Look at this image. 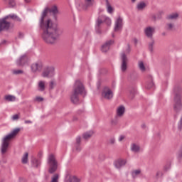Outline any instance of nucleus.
I'll list each match as a JSON object with an SVG mask.
<instances>
[{"label":"nucleus","instance_id":"27","mask_svg":"<svg viewBox=\"0 0 182 182\" xmlns=\"http://www.w3.org/2000/svg\"><path fill=\"white\" fill-rule=\"evenodd\" d=\"M5 4H8L9 8H14L15 5H16V3L15 2V0H3Z\"/></svg>","mask_w":182,"mask_h":182},{"label":"nucleus","instance_id":"42","mask_svg":"<svg viewBox=\"0 0 182 182\" xmlns=\"http://www.w3.org/2000/svg\"><path fill=\"white\" fill-rule=\"evenodd\" d=\"M178 159H182V146L178 152Z\"/></svg>","mask_w":182,"mask_h":182},{"label":"nucleus","instance_id":"37","mask_svg":"<svg viewBox=\"0 0 182 182\" xmlns=\"http://www.w3.org/2000/svg\"><path fill=\"white\" fill-rule=\"evenodd\" d=\"M166 28L167 31H173V28H174V24L171 23H167Z\"/></svg>","mask_w":182,"mask_h":182},{"label":"nucleus","instance_id":"25","mask_svg":"<svg viewBox=\"0 0 182 182\" xmlns=\"http://www.w3.org/2000/svg\"><path fill=\"white\" fill-rule=\"evenodd\" d=\"M177 18H178V14L173 13L168 15L166 19H168V21H175L176 19H177Z\"/></svg>","mask_w":182,"mask_h":182},{"label":"nucleus","instance_id":"55","mask_svg":"<svg viewBox=\"0 0 182 182\" xmlns=\"http://www.w3.org/2000/svg\"><path fill=\"white\" fill-rule=\"evenodd\" d=\"M137 0H131V2H132V4H134V2H136Z\"/></svg>","mask_w":182,"mask_h":182},{"label":"nucleus","instance_id":"22","mask_svg":"<svg viewBox=\"0 0 182 182\" xmlns=\"http://www.w3.org/2000/svg\"><path fill=\"white\" fill-rule=\"evenodd\" d=\"M105 5L107 8V12H108V14H112L113 11H114L113 7H112V5L110 4L109 0H105Z\"/></svg>","mask_w":182,"mask_h":182},{"label":"nucleus","instance_id":"11","mask_svg":"<svg viewBox=\"0 0 182 182\" xmlns=\"http://www.w3.org/2000/svg\"><path fill=\"white\" fill-rule=\"evenodd\" d=\"M123 29V18L118 17L114 23V32H122Z\"/></svg>","mask_w":182,"mask_h":182},{"label":"nucleus","instance_id":"29","mask_svg":"<svg viewBox=\"0 0 182 182\" xmlns=\"http://www.w3.org/2000/svg\"><path fill=\"white\" fill-rule=\"evenodd\" d=\"M154 86V82H153V77L149 76V82L146 83V89H151Z\"/></svg>","mask_w":182,"mask_h":182},{"label":"nucleus","instance_id":"44","mask_svg":"<svg viewBox=\"0 0 182 182\" xmlns=\"http://www.w3.org/2000/svg\"><path fill=\"white\" fill-rule=\"evenodd\" d=\"M55 81H50L49 85L50 89H53V87H55Z\"/></svg>","mask_w":182,"mask_h":182},{"label":"nucleus","instance_id":"33","mask_svg":"<svg viewBox=\"0 0 182 182\" xmlns=\"http://www.w3.org/2000/svg\"><path fill=\"white\" fill-rule=\"evenodd\" d=\"M31 163L34 167H39V166H41V161L36 159H33Z\"/></svg>","mask_w":182,"mask_h":182},{"label":"nucleus","instance_id":"30","mask_svg":"<svg viewBox=\"0 0 182 182\" xmlns=\"http://www.w3.org/2000/svg\"><path fill=\"white\" fill-rule=\"evenodd\" d=\"M28 156H29V154L28 152H26L21 159V163L23 164H26L28 163Z\"/></svg>","mask_w":182,"mask_h":182},{"label":"nucleus","instance_id":"12","mask_svg":"<svg viewBox=\"0 0 182 182\" xmlns=\"http://www.w3.org/2000/svg\"><path fill=\"white\" fill-rule=\"evenodd\" d=\"M121 70L126 72L127 70V56L124 53L121 54Z\"/></svg>","mask_w":182,"mask_h":182},{"label":"nucleus","instance_id":"16","mask_svg":"<svg viewBox=\"0 0 182 182\" xmlns=\"http://www.w3.org/2000/svg\"><path fill=\"white\" fill-rule=\"evenodd\" d=\"M6 19H8L9 22H11V20L15 21L16 22H22V18L15 14H11L6 16Z\"/></svg>","mask_w":182,"mask_h":182},{"label":"nucleus","instance_id":"13","mask_svg":"<svg viewBox=\"0 0 182 182\" xmlns=\"http://www.w3.org/2000/svg\"><path fill=\"white\" fill-rule=\"evenodd\" d=\"M144 34L147 38H150L151 39L153 38V35L156 32V27L153 26H147L144 29Z\"/></svg>","mask_w":182,"mask_h":182},{"label":"nucleus","instance_id":"43","mask_svg":"<svg viewBox=\"0 0 182 182\" xmlns=\"http://www.w3.org/2000/svg\"><path fill=\"white\" fill-rule=\"evenodd\" d=\"M23 36H24L23 33H22V32H18V39H23Z\"/></svg>","mask_w":182,"mask_h":182},{"label":"nucleus","instance_id":"23","mask_svg":"<svg viewBox=\"0 0 182 182\" xmlns=\"http://www.w3.org/2000/svg\"><path fill=\"white\" fill-rule=\"evenodd\" d=\"M46 82L45 81H39L38 82V89L39 90V92H43L45 90V89H46Z\"/></svg>","mask_w":182,"mask_h":182},{"label":"nucleus","instance_id":"50","mask_svg":"<svg viewBox=\"0 0 182 182\" xmlns=\"http://www.w3.org/2000/svg\"><path fill=\"white\" fill-rule=\"evenodd\" d=\"M168 168H170V165H168V166H164V170H166V171H167Z\"/></svg>","mask_w":182,"mask_h":182},{"label":"nucleus","instance_id":"19","mask_svg":"<svg viewBox=\"0 0 182 182\" xmlns=\"http://www.w3.org/2000/svg\"><path fill=\"white\" fill-rule=\"evenodd\" d=\"M114 165L115 166L116 168H120L121 167L126 166V160L118 159L117 161H114Z\"/></svg>","mask_w":182,"mask_h":182},{"label":"nucleus","instance_id":"45","mask_svg":"<svg viewBox=\"0 0 182 182\" xmlns=\"http://www.w3.org/2000/svg\"><path fill=\"white\" fill-rule=\"evenodd\" d=\"M19 119V115L14 114L12 116V120H18Z\"/></svg>","mask_w":182,"mask_h":182},{"label":"nucleus","instance_id":"41","mask_svg":"<svg viewBox=\"0 0 182 182\" xmlns=\"http://www.w3.org/2000/svg\"><path fill=\"white\" fill-rule=\"evenodd\" d=\"M140 174V170H135L132 172V177L135 178L136 176H139Z\"/></svg>","mask_w":182,"mask_h":182},{"label":"nucleus","instance_id":"28","mask_svg":"<svg viewBox=\"0 0 182 182\" xmlns=\"http://www.w3.org/2000/svg\"><path fill=\"white\" fill-rule=\"evenodd\" d=\"M146 3L144 2H139L138 3V4L136 5V9L138 11H143V9H144V8H146Z\"/></svg>","mask_w":182,"mask_h":182},{"label":"nucleus","instance_id":"39","mask_svg":"<svg viewBox=\"0 0 182 182\" xmlns=\"http://www.w3.org/2000/svg\"><path fill=\"white\" fill-rule=\"evenodd\" d=\"M33 101H34V102H43V97L37 96V97H36L33 99Z\"/></svg>","mask_w":182,"mask_h":182},{"label":"nucleus","instance_id":"21","mask_svg":"<svg viewBox=\"0 0 182 182\" xmlns=\"http://www.w3.org/2000/svg\"><path fill=\"white\" fill-rule=\"evenodd\" d=\"M125 110H126V109L124 108V107L123 105L119 107L117 109V115L119 116V117H122V116H123V114H124Z\"/></svg>","mask_w":182,"mask_h":182},{"label":"nucleus","instance_id":"31","mask_svg":"<svg viewBox=\"0 0 182 182\" xmlns=\"http://www.w3.org/2000/svg\"><path fill=\"white\" fill-rule=\"evenodd\" d=\"M164 15V12L163 11H159L156 16H154L153 18L154 19V21H156V19H160L161 18V16Z\"/></svg>","mask_w":182,"mask_h":182},{"label":"nucleus","instance_id":"18","mask_svg":"<svg viewBox=\"0 0 182 182\" xmlns=\"http://www.w3.org/2000/svg\"><path fill=\"white\" fill-rule=\"evenodd\" d=\"M114 42V41H113L112 40H109L107 41L106 43H105L101 48L102 52H104V53L107 52V50L110 49V45H113Z\"/></svg>","mask_w":182,"mask_h":182},{"label":"nucleus","instance_id":"7","mask_svg":"<svg viewBox=\"0 0 182 182\" xmlns=\"http://www.w3.org/2000/svg\"><path fill=\"white\" fill-rule=\"evenodd\" d=\"M94 4L95 0H84V3L81 2L77 4V7L78 9H84V11H86L88 8H92Z\"/></svg>","mask_w":182,"mask_h":182},{"label":"nucleus","instance_id":"36","mask_svg":"<svg viewBox=\"0 0 182 182\" xmlns=\"http://www.w3.org/2000/svg\"><path fill=\"white\" fill-rule=\"evenodd\" d=\"M13 75H22L23 70H12Z\"/></svg>","mask_w":182,"mask_h":182},{"label":"nucleus","instance_id":"38","mask_svg":"<svg viewBox=\"0 0 182 182\" xmlns=\"http://www.w3.org/2000/svg\"><path fill=\"white\" fill-rule=\"evenodd\" d=\"M153 46H154V40H152L151 42L149 43V49L150 52H153Z\"/></svg>","mask_w":182,"mask_h":182},{"label":"nucleus","instance_id":"2","mask_svg":"<svg viewBox=\"0 0 182 182\" xmlns=\"http://www.w3.org/2000/svg\"><path fill=\"white\" fill-rule=\"evenodd\" d=\"M79 95L86 96V90L82 82H80V80H76L70 95V100L74 105L79 103Z\"/></svg>","mask_w":182,"mask_h":182},{"label":"nucleus","instance_id":"56","mask_svg":"<svg viewBox=\"0 0 182 182\" xmlns=\"http://www.w3.org/2000/svg\"><path fill=\"white\" fill-rule=\"evenodd\" d=\"M112 38H114V33H112Z\"/></svg>","mask_w":182,"mask_h":182},{"label":"nucleus","instance_id":"52","mask_svg":"<svg viewBox=\"0 0 182 182\" xmlns=\"http://www.w3.org/2000/svg\"><path fill=\"white\" fill-rule=\"evenodd\" d=\"M128 53H129V52H130V46H129L128 45V50H127V51Z\"/></svg>","mask_w":182,"mask_h":182},{"label":"nucleus","instance_id":"5","mask_svg":"<svg viewBox=\"0 0 182 182\" xmlns=\"http://www.w3.org/2000/svg\"><path fill=\"white\" fill-rule=\"evenodd\" d=\"M48 164L49 166V173L50 174H53L56 170H58V161H56V159L55 158V155L50 154L48 158Z\"/></svg>","mask_w":182,"mask_h":182},{"label":"nucleus","instance_id":"6","mask_svg":"<svg viewBox=\"0 0 182 182\" xmlns=\"http://www.w3.org/2000/svg\"><path fill=\"white\" fill-rule=\"evenodd\" d=\"M175 97H174V104H173V110L176 113L181 112L182 110V103H181V94L180 91L178 92L174 91Z\"/></svg>","mask_w":182,"mask_h":182},{"label":"nucleus","instance_id":"48","mask_svg":"<svg viewBox=\"0 0 182 182\" xmlns=\"http://www.w3.org/2000/svg\"><path fill=\"white\" fill-rule=\"evenodd\" d=\"M124 139V136H123V135L119 136V141H123Z\"/></svg>","mask_w":182,"mask_h":182},{"label":"nucleus","instance_id":"1","mask_svg":"<svg viewBox=\"0 0 182 182\" xmlns=\"http://www.w3.org/2000/svg\"><path fill=\"white\" fill-rule=\"evenodd\" d=\"M49 11L50 14H53L54 16L59 14L58 10V6H53L50 9H46L41 15V17L39 21L40 29L42 31L41 38L46 43L49 45H53L59 41V36L62 35V30L56 26V24L52 22V20L47 19L46 15H48V11Z\"/></svg>","mask_w":182,"mask_h":182},{"label":"nucleus","instance_id":"47","mask_svg":"<svg viewBox=\"0 0 182 182\" xmlns=\"http://www.w3.org/2000/svg\"><path fill=\"white\" fill-rule=\"evenodd\" d=\"M161 176H163V173H161V171H158L156 173V177H161Z\"/></svg>","mask_w":182,"mask_h":182},{"label":"nucleus","instance_id":"40","mask_svg":"<svg viewBox=\"0 0 182 182\" xmlns=\"http://www.w3.org/2000/svg\"><path fill=\"white\" fill-rule=\"evenodd\" d=\"M134 95H136V89H132L130 91V95H129L130 99H133V97H134Z\"/></svg>","mask_w":182,"mask_h":182},{"label":"nucleus","instance_id":"14","mask_svg":"<svg viewBox=\"0 0 182 182\" xmlns=\"http://www.w3.org/2000/svg\"><path fill=\"white\" fill-rule=\"evenodd\" d=\"M28 55L24 54L20 56L18 59H17L16 65L17 66H25V65H28Z\"/></svg>","mask_w":182,"mask_h":182},{"label":"nucleus","instance_id":"15","mask_svg":"<svg viewBox=\"0 0 182 182\" xmlns=\"http://www.w3.org/2000/svg\"><path fill=\"white\" fill-rule=\"evenodd\" d=\"M43 68V65L42 64L41 62H37L35 63H33L31 66L32 72L33 73H36V72H41Z\"/></svg>","mask_w":182,"mask_h":182},{"label":"nucleus","instance_id":"51","mask_svg":"<svg viewBox=\"0 0 182 182\" xmlns=\"http://www.w3.org/2000/svg\"><path fill=\"white\" fill-rule=\"evenodd\" d=\"M134 42L135 44H136L137 42H138L137 38H134Z\"/></svg>","mask_w":182,"mask_h":182},{"label":"nucleus","instance_id":"46","mask_svg":"<svg viewBox=\"0 0 182 182\" xmlns=\"http://www.w3.org/2000/svg\"><path fill=\"white\" fill-rule=\"evenodd\" d=\"M116 140L114 139V138H112L109 140V143L110 144H114Z\"/></svg>","mask_w":182,"mask_h":182},{"label":"nucleus","instance_id":"8","mask_svg":"<svg viewBox=\"0 0 182 182\" xmlns=\"http://www.w3.org/2000/svg\"><path fill=\"white\" fill-rule=\"evenodd\" d=\"M11 28V21L6 17L0 19V32L2 31H8Z\"/></svg>","mask_w":182,"mask_h":182},{"label":"nucleus","instance_id":"17","mask_svg":"<svg viewBox=\"0 0 182 182\" xmlns=\"http://www.w3.org/2000/svg\"><path fill=\"white\" fill-rule=\"evenodd\" d=\"M65 181L67 182H80V179L75 176L70 175V173H67L65 176Z\"/></svg>","mask_w":182,"mask_h":182},{"label":"nucleus","instance_id":"53","mask_svg":"<svg viewBox=\"0 0 182 182\" xmlns=\"http://www.w3.org/2000/svg\"><path fill=\"white\" fill-rule=\"evenodd\" d=\"M141 128H142V129H146V124H142V125H141Z\"/></svg>","mask_w":182,"mask_h":182},{"label":"nucleus","instance_id":"20","mask_svg":"<svg viewBox=\"0 0 182 182\" xmlns=\"http://www.w3.org/2000/svg\"><path fill=\"white\" fill-rule=\"evenodd\" d=\"M80 140H81L80 136H77L76 138V142L75 144V151H77V153H79V151L82 150V147H80Z\"/></svg>","mask_w":182,"mask_h":182},{"label":"nucleus","instance_id":"49","mask_svg":"<svg viewBox=\"0 0 182 182\" xmlns=\"http://www.w3.org/2000/svg\"><path fill=\"white\" fill-rule=\"evenodd\" d=\"M24 123H25L26 124H32V121H31V120H26V121L24 122Z\"/></svg>","mask_w":182,"mask_h":182},{"label":"nucleus","instance_id":"9","mask_svg":"<svg viewBox=\"0 0 182 182\" xmlns=\"http://www.w3.org/2000/svg\"><path fill=\"white\" fill-rule=\"evenodd\" d=\"M102 97L106 99L107 100H110L113 99V91L110 88L105 87L102 92Z\"/></svg>","mask_w":182,"mask_h":182},{"label":"nucleus","instance_id":"10","mask_svg":"<svg viewBox=\"0 0 182 182\" xmlns=\"http://www.w3.org/2000/svg\"><path fill=\"white\" fill-rule=\"evenodd\" d=\"M43 77H53L55 76V68L48 67L41 74Z\"/></svg>","mask_w":182,"mask_h":182},{"label":"nucleus","instance_id":"54","mask_svg":"<svg viewBox=\"0 0 182 182\" xmlns=\"http://www.w3.org/2000/svg\"><path fill=\"white\" fill-rule=\"evenodd\" d=\"M25 2H26L27 4H29V2H31V0H24Z\"/></svg>","mask_w":182,"mask_h":182},{"label":"nucleus","instance_id":"35","mask_svg":"<svg viewBox=\"0 0 182 182\" xmlns=\"http://www.w3.org/2000/svg\"><path fill=\"white\" fill-rule=\"evenodd\" d=\"M50 182H59V175L58 174H54L53 176L51 178Z\"/></svg>","mask_w":182,"mask_h":182},{"label":"nucleus","instance_id":"26","mask_svg":"<svg viewBox=\"0 0 182 182\" xmlns=\"http://www.w3.org/2000/svg\"><path fill=\"white\" fill-rule=\"evenodd\" d=\"M131 150L134 153H139V151H140V146L136 144H132L131 145Z\"/></svg>","mask_w":182,"mask_h":182},{"label":"nucleus","instance_id":"4","mask_svg":"<svg viewBox=\"0 0 182 182\" xmlns=\"http://www.w3.org/2000/svg\"><path fill=\"white\" fill-rule=\"evenodd\" d=\"M103 22H105L108 26L112 25V19H110V18L105 15L99 16L95 23V31L97 33H100V26Z\"/></svg>","mask_w":182,"mask_h":182},{"label":"nucleus","instance_id":"34","mask_svg":"<svg viewBox=\"0 0 182 182\" xmlns=\"http://www.w3.org/2000/svg\"><path fill=\"white\" fill-rule=\"evenodd\" d=\"M139 68L141 72H144V70H146V67H144V63L142 61L139 62Z\"/></svg>","mask_w":182,"mask_h":182},{"label":"nucleus","instance_id":"3","mask_svg":"<svg viewBox=\"0 0 182 182\" xmlns=\"http://www.w3.org/2000/svg\"><path fill=\"white\" fill-rule=\"evenodd\" d=\"M21 132L20 128L14 129L11 133L6 135L1 139V154H5L6 151H8V149H9V143H11V140L15 139L18 135V133Z\"/></svg>","mask_w":182,"mask_h":182},{"label":"nucleus","instance_id":"24","mask_svg":"<svg viewBox=\"0 0 182 182\" xmlns=\"http://www.w3.org/2000/svg\"><path fill=\"white\" fill-rule=\"evenodd\" d=\"M93 131H88L87 132H85L83 134H82V138L85 139V140H88V139H90V137H92V136H93Z\"/></svg>","mask_w":182,"mask_h":182},{"label":"nucleus","instance_id":"32","mask_svg":"<svg viewBox=\"0 0 182 182\" xmlns=\"http://www.w3.org/2000/svg\"><path fill=\"white\" fill-rule=\"evenodd\" d=\"M16 99L14 95H6L5 97V100H7V102H15Z\"/></svg>","mask_w":182,"mask_h":182}]
</instances>
